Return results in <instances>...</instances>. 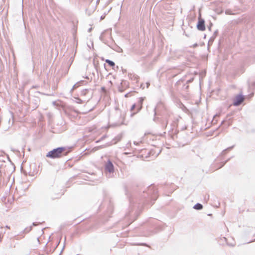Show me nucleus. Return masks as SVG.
<instances>
[{
	"label": "nucleus",
	"mask_w": 255,
	"mask_h": 255,
	"mask_svg": "<svg viewBox=\"0 0 255 255\" xmlns=\"http://www.w3.org/2000/svg\"><path fill=\"white\" fill-rule=\"evenodd\" d=\"M158 197L157 189L151 184L146 188L136 187L128 198L133 199L135 203L142 206L150 207L154 203Z\"/></svg>",
	"instance_id": "obj_1"
},
{
	"label": "nucleus",
	"mask_w": 255,
	"mask_h": 255,
	"mask_svg": "<svg viewBox=\"0 0 255 255\" xmlns=\"http://www.w3.org/2000/svg\"><path fill=\"white\" fill-rule=\"evenodd\" d=\"M73 148L72 146H60L55 148L48 152L46 156L51 159L59 158L67 155Z\"/></svg>",
	"instance_id": "obj_2"
},
{
	"label": "nucleus",
	"mask_w": 255,
	"mask_h": 255,
	"mask_svg": "<svg viewBox=\"0 0 255 255\" xmlns=\"http://www.w3.org/2000/svg\"><path fill=\"white\" fill-rule=\"evenodd\" d=\"M129 202L130 205L129 210L128 212L126 213V217L127 218L133 217L134 219H133V220L130 222V223H132V222H133V221L135 220L137 217L139 215V212L141 210L140 208L142 207V206L135 203L132 199H129Z\"/></svg>",
	"instance_id": "obj_3"
},
{
	"label": "nucleus",
	"mask_w": 255,
	"mask_h": 255,
	"mask_svg": "<svg viewBox=\"0 0 255 255\" xmlns=\"http://www.w3.org/2000/svg\"><path fill=\"white\" fill-rule=\"evenodd\" d=\"M129 202L130 205L129 210L128 212L126 213V217L127 218L133 217L134 219H133V220L130 222V223H132V222H133V221L135 220L137 217L139 215V212L141 210L140 208L142 207V206L135 203L132 199H129Z\"/></svg>",
	"instance_id": "obj_4"
},
{
	"label": "nucleus",
	"mask_w": 255,
	"mask_h": 255,
	"mask_svg": "<svg viewBox=\"0 0 255 255\" xmlns=\"http://www.w3.org/2000/svg\"><path fill=\"white\" fill-rule=\"evenodd\" d=\"M154 111V118L153 121L155 122H158L159 118L157 117V116H163L164 115L166 108L161 102H158L156 107L153 109Z\"/></svg>",
	"instance_id": "obj_5"
},
{
	"label": "nucleus",
	"mask_w": 255,
	"mask_h": 255,
	"mask_svg": "<svg viewBox=\"0 0 255 255\" xmlns=\"http://www.w3.org/2000/svg\"><path fill=\"white\" fill-rule=\"evenodd\" d=\"M80 96L85 98V101H88L93 97V90L90 88L83 89L80 92Z\"/></svg>",
	"instance_id": "obj_6"
},
{
	"label": "nucleus",
	"mask_w": 255,
	"mask_h": 255,
	"mask_svg": "<svg viewBox=\"0 0 255 255\" xmlns=\"http://www.w3.org/2000/svg\"><path fill=\"white\" fill-rule=\"evenodd\" d=\"M197 29L201 31H203L206 29L205 21L202 18L201 14L200 13L198 17V21L196 24Z\"/></svg>",
	"instance_id": "obj_7"
},
{
	"label": "nucleus",
	"mask_w": 255,
	"mask_h": 255,
	"mask_svg": "<svg viewBox=\"0 0 255 255\" xmlns=\"http://www.w3.org/2000/svg\"><path fill=\"white\" fill-rule=\"evenodd\" d=\"M244 99L245 97L242 93L238 94L233 100V105L236 107L240 106L244 102Z\"/></svg>",
	"instance_id": "obj_8"
},
{
	"label": "nucleus",
	"mask_w": 255,
	"mask_h": 255,
	"mask_svg": "<svg viewBox=\"0 0 255 255\" xmlns=\"http://www.w3.org/2000/svg\"><path fill=\"white\" fill-rule=\"evenodd\" d=\"M145 97H140L138 99L137 102L135 103L137 104V111L130 114V117H133L135 114L138 113L142 108L143 102Z\"/></svg>",
	"instance_id": "obj_9"
},
{
	"label": "nucleus",
	"mask_w": 255,
	"mask_h": 255,
	"mask_svg": "<svg viewBox=\"0 0 255 255\" xmlns=\"http://www.w3.org/2000/svg\"><path fill=\"white\" fill-rule=\"evenodd\" d=\"M105 169L110 173H113L115 170L114 166L112 162L109 159L105 166Z\"/></svg>",
	"instance_id": "obj_10"
},
{
	"label": "nucleus",
	"mask_w": 255,
	"mask_h": 255,
	"mask_svg": "<svg viewBox=\"0 0 255 255\" xmlns=\"http://www.w3.org/2000/svg\"><path fill=\"white\" fill-rule=\"evenodd\" d=\"M116 114L118 115V116H119L120 117V119H121L122 121H121V122L120 123H117V125L118 126H120V125H125V123H124V121H125V115L123 114H122V112L119 111L117 108H116Z\"/></svg>",
	"instance_id": "obj_11"
},
{
	"label": "nucleus",
	"mask_w": 255,
	"mask_h": 255,
	"mask_svg": "<svg viewBox=\"0 0 255 255\" xmlns=\"http://www.w3.org/2000/svg\"><path fill=\"white\" fill-rule=\"evenodd\" d=\"M39 102V99L37 97H34L32 100L30 101V104L33 105L32 107V110H34L38 107Z\"/></svg>",
	"instance_id": "obj_12"
},
{
	"label": "nucleus",
	"mask_w": 255,
	"mask_h": 255,
	"mask_svg": "<svg viewBox=\"0 0 255 255\" xmlns=\"http://www.w3.org/2000/svg\"><path fill=\"white\" fill-rule=\"evenodd\" d=\"M122 137V134L118 135L114 138H113V139L110 143H107L108 145L109 146L117 143L118 141L121 140Z\"/></svg>",
	"instance_id": "obj_13"
},
{
	"label": "nucleus",
	"mask_w": 255,
	"mask_h": 255,
	"mask_svg": "<svg viewBox=\"0 0 255 255\" xmlns=\"http://www.w3.org/2000/svg\"><path fill=\"white\" fill-rule=\"evenodd\" d=\"M128 76L130 79L132 81H135L136 83H137L139 78V76L134 73H128Z\"/></svg>",
	"instance_id": "obj_14"
},
{
	"label": "nucleus",
	"mask_w": 255,
	"mask_h": 255,
	"mask_svg": "<svg viewBox=\"0 0 255 255\" xmlns=\"http://www.w3.org/2000/svg\"><path fill=\"white\" fill-rule=\"evenodd\" d=\"M61 195V194H57L56 196H55V187H54L52 188V190L51 198L52 199H58L60 197Z\"/></svg>",
	"instance_id": "obj_15"
},
{
	"label": "nucleus",
	"mask_w": 255,
	"mask_h": 255,
	"mask_svg": "<svg viewBox=\"0 0 255 255\" xmlns=\"http://www.w3.org/2000/svg\"><path fill=\"white\" fill-rule=\"evenodd\" d=\"M193 208L196 210H201L203 208V206L202 204L197 203L194 205Z\"/></svg>",
	"instance_id": "obj_16"
},
{
	"label": "nucleus",
	"mask_w": 255,
	"mask_h": 255,
	"mask_svg": "<svg viewBox=\"0 0 255 255\" xmlns=\"http://www.w3.org/2000/svg\"><path fill=\"white\" fill-rule=\"evenodd\" d=\"M88 83V82L85 80H80L76 83V86L80 87L82 85H85Z\"/></svg>",
	"instance_id": "obj_17"
},
{
	"label": "nucleus",
	"mask_w": 255,
	"mask_h": 255,
	"mask_svg": "<svg viewBox=\"0 0 255 255\" xmlns=\"http://www.w3.org/2000/svg\"><path fill=\"white\" fill-rule=\"evenodd\" d=\"M105 62L111 67L114 68L115 66V63L114 61L110 59H106Z\"/></svg>",
	"instance_id": "obj_18"
},
{
	"label": "nucleus",
	"mask_w": 255,
	"mask_h": 255,
	"mask_svg": "<svg viewBox=\"0 0 255 255\" xmlns=\"http://www.w3.org/2000/svg\"><path fill=\"white\" fill-rule=\"evenodd\" d=\"M103 33H102L101 34V35L100 36L99 38H100V40H101V41H102L103 43H105V44H107V45H108L109 46H110V47H112V46H111V44H109L107 41H106L104 39V37H103V36H102Z\"/></svg>",
	"instance_id": "obj_19"
},
{
	"label": "nucleus",
	"mask_w": 255,
	"mask_h": 255,
	"mask_svg": "<svg viewBox=\"0 0 255 255\" xmlns=\"http://www.w3.org/2000/svg\"><path fill=\"white\" fill-rule=\"evenodd\" d=\"M215 38H216V37H215V36H212L210 37V38L209 39V40L208 41V46H209L210 45H211L213 43V42H214Z\"/></svg>",
	"instance_id": "obj_20"
},
{
	"label": "nucleus",
	"mask_w": 255,
	"mask_h": 255,
	"mask_svg": "<svg viewBox=\"0 0 255 255\" xmlns=\"http://www.w3.org/2000/svg\"><path fill=\"white\" fill-rule=\"evenodd\" d=\"M135 109H136V111H137V104H136L135 103L133 104L130 108V112H131V113L134 112L133 110Z\"/></svg>",
	"instance_id": "obj_21"
},
{
	"label": "nucleus",
	"mask_w": 255,
	"mask_h": 255,
	"mask_svg": "<svg viewBox=\"0 0 255 255\" xmlns=\"http://www.w3.org/2000/svg\"><path fill=\"white\" fill-rule=\"evenodd\" d=\"M113 206L112 205H110L109 207H108V214L109 215V214H111L113 212Z\"/></svg>",
	"instance_id": "obj_22"
},
{
	"label": "nucleus",
	"mask_w": 255,
	"mask_h": 255,
	"mask_svg": "<svg viewBox=\"0 0 255 255\" xmlns=\"http://www.w3.org/2000/svg\"><path fill=\"white\" fill-rule=\"evenodd\" d=\"M32 227L30 226L29 227L26 228L23 231V232L24 233H27L29 232L32 230Z\"/></svg>",
	"instance_id": "obj_23"
},
{
	"label": "nucleus",
	"mask_w": 255,
	"mask_h": 255,
	"mask_svg": "<svg viewBox=\"0 0 255 255\" xmlns=\"http://www.w3.org/2000/svg\"><path fill=\"white\" fill-rule=\"evenodd\" d=\"M107 137V135L106 134L103 135L100 139L97 140L96 141V143H99L102 140H104L105 138H106Z\"/></svg>",
	"instance_id": "obj_24"
},
{
	"label": "nucleus",
	"mask_w": 255,
	"mask_h": 255,
	"mask_svg": "<svg viewBox=\"0 0 255 255\" xmlns=\"http://www.w3.org/2000/svg\"><path fill=\"white\" fill-rule=\"evenodd\" d=\"M167 125H168V120L166 118L165 119V121H163L162 123V126L163 127H166L167 126Z\"/></svg>",
	"instance_id": "obj_25"
},
{
	"label": "nucleus",
	"mask_w": 255,
	"mask_h": 255,
	"mask_svg": "<svg viewBox=\"0 0 255 255\" xmlns=\"http://www.w3.org/2000/svg\"><path fill=\"white\" fill-rule=\"evenodd\" d=\"M75 102L78 104H82L83 103V100L79 98H75Z\"/></svg>",
	"instance_id": "obj_26"
},
{
	"label": "nucleus",
	"mask_w": 255,
	"mask_h": 255,
	"mask_svg": "<svg viewBox=\"0 0 255 255\" xmlns=\"http://www.w3.org/2000/svg\"><path fill=\"white\" fill-rule=\"evenodd\" d=\"M23 174L25 175V176H27L28 174L29 175V176H32L33 174H31V172H28L27 170H24L23 171Z\"/></svg>",
	"instance_id": "obj_27"
},
{
	"label": "nucleus",
	"mask_w": 255,
	"mask_h": 255,
	"mask_svg": "<svg viewBox=\"0 0 255 255\" xmlns=\"http://www.w3.org/2000/svg\"><path fill=\"white\" fill-rule=\"evenodd\" d=\"M194 79V78L193 77L190 78L189 80H188L186 81V84L192 83Z\"/></svg>",
	"instance_id": "obj_28"
},
{
	"label": "nucleus",
	"mask_w": 255,
	"mask_h": 255,
	"mask_svg": "<svg viewBox=\"0 0 255 255\" xmlns=\"http://www.w3.org/2000/svg\"><path fill=\"white\" fill-rule=\"evenodd\" d=\"M73 60H74V58H73V57H71L69 60V65L68 68H69V67L71 65L72 62H73Z\"/></svg>",
	"instance_id": "obj_29"
},
{
	"label": "nucleus",
	"mask_w": 255,
	"mask_h": 255,
	"mask_svg": "<svg viewBox=\"0 0 255 255\" xmlns=\"http://www.w3.org/2000/svg\"><path fill=\"white\" fill-rule=\"evenodd\" d=\"M233 156L231 157V158H228L227 160H225L224 161V162L222 164V165L221 166V167L220 168H221L223 166H224L225 165V164L227 163L230 159L231 158H232Z\"/></svg>",
	"instance_id": "obj_30"
},
{
	"label": "nucleus",
	"mask_w": 255,
	"mask_h": 255,
	"mask_svg": "<svg viewBox=\"0 0 255 255\" xmlns=\"http://www.w3.org/2000/svg\"><path fill=\"white\" fill-rule=\"evenodd\" d=\"M187 76V75H184L183 77H182L181 79H180V81H181V82H184L186 80Z\"/></svg>",
	"instance_id": "obj_31"
},
{
	"label": "nucleus",
	"mask_w": 255,
	"mask_h": 255,
	"mask_svg": "<svg viewBox=\"0 0 255 255\" xmlns=\"http://www.w3.org/2000/svg\"><path fill=\"white\" fill-rule=\"evenodd\" d=\"M187 76V75H184L183 77H182L181 79H180V81H181V82H184L186 80Z\"/></svg>",
	"instance_id": "obj_32"
},
{
	"label": "nucleus",
	"mask_w": 255,
	"mask_h": 255,
	"mask_svg": "<svg viewBox=\"0 0 255 255\" xmlns=\"http://www.w3.org/2000/svg\"><path fill=\"white\" fill-rule=\"evenodd\" d=\"M234 146H235L234 145H232L231 146H230V147L225 149V150H227V151H230L234 147Z\"/></svg>",
	"instance_id": "obj_33"
},
{
	"label": "nucleus",
	"mask_w": 255,
	"mask_h": 255,
	"mask_svg": "<svg viewBox=\"0 0 255 255\" xmlns=\"http://www.w3.org/2000/svg\"><path fill=\"white\" fill-rule=\"evenodd\" d=\"M134 245L136 246H143L145 247H147V245L146 243H137Z\"/></svg>",
	"instance_id": "obj_34"
},
{
	"label": "nucleus",
	"mask_w": 255,
	"mask_h": 255,
	"mask_svg": "<svg viewBox=\"0 0 255 255\" xmlns=\"http://www.w3.org/2000/svg\"><path fill=\"white\" fill-rule=\"evenodd\" d=\"M183 89L184 90H187L189 88V86L188 85H187L186 84H184L183 85Z\"/></svg>",
	"instance_id": "obj_35"
},
{
	"label": "nucleus",
	"mask_w": 255,
	"mask_h": 255,
	"mask_svg": "<svg viewBox=\"0 0 255 255\" xmlns=\"http://www.w3.org/2000/svg\"><path fill=\"white\" fill-rule=\"evenodd\" d=\"M41 223L40 222H33L32 223V226H36L38 225L41 224Z\"/></svg>",
	"instance_id": "obj_36"
},
{
	"label": "nucleus",
	"mask_w": 255,
	"mask_h": 255,
	"mask_svg": "<svg viewBox=\"0 0 255 255\" xmlns=\"http://www.w3.org/2000/svg\"><path fill=\"white\" fill-rule=\"evenodd\" d=\"M79 87L78 86H76V83L73 85L72 89H71V92H72L74 89Z\"/></svg>",
	"instance_id": "obj_37"
},
{
	"label": "nucleus",
	"mask_w": 255,
	"mask_h": 255,
	"mask_svg": "<svg viewBox=\"0 0 255 255\" xmlns=\"http://www.w3.org/2000/svg\"><path fill=\"white\" fill-rule=\"evenodd\" d=\"M131 92L127 93L126 94H125V97L126 98H128V97H130L131 96Z\"/></svg>",
	"instance_id": "obj_38"
},
{
	"label": "nucleus",
	"mask_w": 255,
	"mask_h": 255,
	"mask_svg": "<svg viewBox=\"0 0 255 255\" xmlns=\"http://www.w3.org/2000/svg\"><path fill=\"white\" fill-rule=\"evenodd\" d=\"M181 83H182V82H181V81H180V79H179V80H178L176 82V84H175V86H179V85H180Z\"/></svg>",
	"instance_id": "obj_39"
},
{
	"label": "nucleus",
	"mask_w": 255,
	"mask_h": 255,
	"mask_svg": "<svg viewBox=\"0 0 255 255\" xmlns=\"http://www.w3.org/2000/svg\"><path fill=\"white\" fill-rule=\"evenodd\" d=\"M101 92H104V93L106 92V89L105 87H102L101 88Z\"/></svg>",
	"instance_id": "obj_40"
},
{
	"label": "nucleus",
	"mask_w": 255,
	"mask_h": 255,
	"mask_svg": "<svg viewBox=\"0 0 255 255\" xmlns=\"http://www.w3.org/2000/svg\"><path fill=\"white\" fill-rule=\"evenodd\" d=\"M218 30H216V31H214L213 35L212 36H215V37H216V36L218 35Z\"/></svg>",
	"instance_id": "obj_41"
},
{
	"label": "nucleus",
	"mask_w": 255,
	"mask_h": 255,
	"mask_svg": "<svg viewBox=\"0 0 255 255\" xmlns=\"http://www.w3.org/2000/svg\"><path fill=\"white\" fill-rule=\"evenodd\" d=\"M227 152V150H225V149L223 150L222 151V152H221V155H225L226 154Z\"/></svg>",
	"instance_id": "obj_42"
},
{
	"label": "nucleus",
	"mask_w": 255,
	"mask_h": 255,
	"mask_svg": "<svg viewBox=\"0 0 255 255\" xmlns=\"http://www.w3.org/2000/svg\"><path fill=\"white\" fill-rule=\"evenodd\" d=\"M212 25H213V24L212 23H211L210 25L208 26V28L209 30H211V27H212Z\"/></svg>",
	"instance_id": "obj_43"
},
{
	"label": "nucleus",
	"mask_w": 255,
	"mask_h": 255,
	"mask_svg": "<svg viewBox=\"0 0 255 255\" xmlns=\"http://www.w3.org/2000/svg\"><path fill=\"white\" fill-rule=\"evenodd\" d=\"M105 14H103L101 16V17H100V20H103L105 18Z\"/></svg>",
	"instance_id": "obj_44"
},
{
	"label": "nucleus",
	"mask_w": 255,
	"mask_h": 255,
	"mask_svg": "<svg viewBox=\"0 0 255 255\" xmlns=\"http://www.w3.org/2000/svg\"><path fill=\"white\" fill-rule=\"evenodd\" d=\"M143 85H144L143 83H142L140 85V88H141L142 89H143L144 88V87L143 86Z\"/></svg>",
	"instance_id": "obj_45"
},
{
	"label": "nucleus",
	"mask_w": 255,
	"mask_h": 255,
	"mask_svg": "<svg viewBox=\"0 0 255 255\" xmlns=\"http://www.w3.org/2000/svg\"><path fill=\"white\" fill-rule=\"evenodd\" d=\"M187 128V127L186 126H185V127H183L182 128H181V130H185Z\"/></svg>",
	"instance_id": "obj_46"
},
{
	"label": "nucleus",
	"mask_w": 255,
	"mask_h": 255,
	"mask_svg": "<svg viewBox=\"0 0 255 255\" xmlns=\"http://www.w3.org/2000/svg\"><path fill=\"white\" fill-rule=\"evenodd\" d=\"M146 87L148 88L149 87V86L150 85V83L149 82H147L146 83Z\"/></svg>",
	"instance_id": "obj_47"
},
{
	"label": "nucleus",
	"mask_w": 255,
	"mask_h": 255,
	"mask_svg": "<svg viewBox=\"0 0 255 255\" xmlns=\"http://www.w3.org/2000/svg\"><path fill=\"white\" fill-rule=\"evenodd\" d=\"M127 83V81H123L121 83L122 84H126Z\"/></svg>",
	"instance_id": "obj_48"
},
{
	"label": "nucleus",
	"mask_w": 255,
	"mask_h": 255,
	"mask_svg": "<svg viewBox=\"0 0 255 255\" xmlns=\"http://www.w3.org/2000/svg\"><path fill=\"white\" fill-rule=\"evenodd\" d=\"M122 71H123V73H126L127 72V70L126 69H123Z\"/></svg>",
	"instance_id": "obj_49"
},
{
	"label": "nucleus",
	"mask_w": 255,
	"mask_h": 255,
	"mask_svg": "<svg viewBox=\"0 0 255 255\" xmlns=\"http://www.w3.org/2000/svg\"><path fill=\"white\" fill-rule=\"evenodd\" d=\"M225 122V121H223L222 122V123H221V124H220V126H221V125H223Z\"/></svg>",
	"instance_id": "obj_50"
},
{
	"label": "nucleus",
	"mask_w": 255,
	"mask_h": 255,
	"mask_svg": "<svg viewBox=\"0 0 255 255\" xmlns=\"http://www.w3.org/2000/svg\"><path fill=\"white\" fill-rule=\"evenodd\" d=\"M14 238H15V240H18V235L17 236H15Z\"/></svg>",
	"instance_id": "obj_51"
},
{
	"label": "nucleus",
	"mask_w": 255,
	"mask_h": 255,
	"mask_svg": "<svg viewBox=\"0 0 255 255\" xmlns=\"http://www.w3.org/2000/svg\"><path fill=\"white\" fill-rule=\"evenodd\" d=\"M64 246H63V249H62V250H61V252H60V255H61V253H62V252H63V250H64Z\"/></svg>",
	"instance_id": "obj_52"
},
{
	"label": "nucleus",
	"mask_w": 255,
	"mask_h": 255,
	"mask_svg": "<svg viewBox=\"0 0 255 255\" xmlns=\"http://www.w3.org/2000/svg\"><path fill=\"white\" fill-rule=\"evenodd\" d=\"M2 237L1 236V235L0 234V242H1Z\"/></svg>",
	"instance_id": "obj_53"
},
{
	"label": "nucleus",
	"mask_w": 255,
	"mask_h": 255,
	"mask_svg": "<svg viewBox=\"0 0 255 255\" xmlns=\"http://www.w3.org/2000/svg\"><path fill=\"white\" fill-rule=\"evenodd\" d=\"M5 228H7V229H10V227H9V226H7V225H6V226H5Z\"/></svg>",
	"instance_id": "obj_54"
},
{
	"label": "nucleus",
	"mask_w": 255,
	"mask_h": 255,
	"mask_svg": "<svg viewBox=\"0 0 255 255\" xmlns=\"http://www.w3.org/2000/svg\"><path fill=\"white\" fill-rule=\"evenodd\" d=\"M92 28H90L89 29H88V32H90L91 30H92Z\"/></svg>",
	"instance_id": "obj_55"
},
{
	"label": "nucleus",
	"mask_w": 255,
	"mask_h": 255,
	"mask_svg": "<svg viewBox=\"0 0 255 255\" xmlns=\"http://www.w3.org/2000/svg\"><path fill=\"white\" fill-rule=\"evenodd\" d=\"M230 126V124L229 123H228V124H227V127H228Z\"/></svg>",
	"instance_id": "obj_56"
},
{
	"label": "nucleus",
	"mask_w": 255,
	"mask_h": 255,
	"mask_svg": "<svg viewBox=\"0 0 255 255\" xmlns=\"http://www.w3.org/2000/svg\"><path fill=\"white\" fill-rule=\"evenodd\" d=\"M105 146V145H102V146H100V148H103V147H104Z\"/></svg>",
	"instance_id": "obj_57"
},
{
	"label": "nucleus",
	"mask_w": 255,
	"mask_h": 255,
	"mask_svg": "<svg viewBox=\"0 0 255 255\" xmlns=\"http://www.w3.org/2000/svg\"><path fill=\"white\" fill-rule=\"evenodd\" d=\"M60 242V241L59 240V241H58V242L57 244L56 247H57V246L59 244Z\"/></svg>",
	"instance_id": "obj_58"
},
{
	"label": "nucleus",
	"mask_w": 255,
	"mask_h": 255,
	"mask_svg": "<svg viewBox=\"0 0 255 255\" xmlns=\"http://www.w3.org/2000/svg\"><path fill=\"white\" fill-rule=\"evenodd\" d=\"M198 45V44L197 43H195L194 45V46H197Z\"/></svg>",
	"instance_id": "obj_59"
},
{
	"label": "nucleus",
	"mask_w": 255,
	"mask_h": 255,
	"mask_svg": "<svg viewBox=\"0 0 255 255\" xmlns=\"http://www.w3.org/2000/svg\"><path fill=\"white\" fill-rule=\"evenodd\" d=\"M85 78H86V79H89V77H88V76H86V77H85Z\"/></svg>",
	"instance_id": "obj_60"
},
{
	"label": "nucleus",
	"mask_w": 255,
	"mask_h": 255,
	"mask_svg": "<svg viewBox=\"0 0 255 255\" xmlns=\"http://www.w3.org/2000/svg\"><path fill=\"white\" fill-rule=\"evenodd\" d=\"M183 34H185V35H186V36H188V37L189 36L187 34H186L185 33V32H184V33H183Z\"/></svg>",
	"instance_id": "obj_61"
},
{
	"label": "nucleus",
	"mask_w": 255,
	"mask_h": 255,
	"mask_svg": "<svg viewBox=\"0 0 255 255\" xmlns=\"http://www.w3.org/2000/svg\"><path fill=\"white\" fill-rule=\"evenodd\" d=\"M93 109H94V108H92L91 109H90V110H89V111H90H90H92L93 110Z\"/></svg>",
	"instance_id": "obj_62"
},
{
	"label": "nucleus",
	"mask_w": 255,
	"mask_h": 255,
	"mask_svg": "<svg viewBox=\"0 0 255 255\" xmlns=\"http://www.w3.org/2000/svg\"><path fill=\"white\" fill-rule=\"evenodd\" d=\"M209 195H208L207 196V200H209Z\"/></svg>",
	"instance_id": "obj_63"
},
{
	"label": "nucleus",
	"mask_w": 255,
	"mask_h": 255,
	"mask_svg": "<svg viewBox=\"0 0 255 255\" xmlns=\"http://www.w3.org/2000/svg\"><path fill=\"white\" fill-rule=\"evenodd\" d=\"M119 91H120V92H122V91H122V90H121L120 89H119Z\"/></svg>",
	"instance_id": "obj_64"
}]
</instances>
